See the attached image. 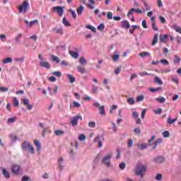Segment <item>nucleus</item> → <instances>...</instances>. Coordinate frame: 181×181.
<instances>
[{
    "mask_svg": "<svg viewBox=\"0 0 181 181\" xmlns=\"http://www.w3.org/2000/svg\"><path fill=\"white\" fill-rule=\"evenodd\" d=\"M148 169V167L146 165H144L142 163H139L136 165V168L134 170L135 175L136 176H140V177L144 178V176H145V173H146V170Z\"/></svg>",
    "mask_w": 181,
    "mask_h": 181,
    "instance_id": "f257e3e1",
    "label": "nucleus"
},
{
    "mask_svg": "<svg viewBox=\"0 0 181 181\" xmlns=\"http://www.w3.org/2000/svg\"><path fill=\"white\" fill-rule=\"evenodd\" d=\"M21 149L25 152H28L31 155H35V148L29 141H24L21 144Z\"/></svg>",
    "mask_w": 181,
    "mask_h": 181,
    "instance_id": "f03ea898",
    "label": "nucleus"
},
{
    "mask_svg": "<svg viewBox=\"0 0 181 181\" xmlns=\"http://www.w3.org/2000/svg\"><path fill=\"white\" fill-rule=\"evenodd\" d=\"M132 12H136V13H143L144 11H142V10H141L140 8H132L128 13H127V17L129 18V19H130V21H132V22H135V17H134V13Z\"/></svg>",
    "mask_w": 181,
    "mask_h": 181,
    "instance_id": "7ed1b4c3",
    "label": "nucleus"
},
{
    "mask_svg": "<svg viewBox=\"0 0 181 181\" xmlns=\"http://www.w3.org/2000/svg\"><path fill=\"white\" fill-rule=\"evenodd\" d=\"M19 13H26L28 9H29V2L28 0H25L23 4L18 6Z\"/></svg>",
    "mask_w": 181,
    "mask_h": 181,
    "instance_id": "20e7f679",
    "label": "nucleus"
},
{
    "mask_svg": "<svg viewBox=\"0 0 181 181\" xmlns=\"http://www.w3.org/2000/svg\"><path fill=\"white\" fill-rule=\"evenodd\" d=\"M112 158V154H107L105 156H104L102 159V163L107 166V168H110L111 166V158Z\"/></svg>",
    "mask_w": 181,
    "mask_h": 181,
    "instance_id": "39448f33",
    "label": "nucleus"
},
{
    "mask_svg": "<svg viewBox=\"0 0 181 181\" xmlns=\"http://www.w3.org/2000/svg\"><path fill=\"white\" fill-rule=\"evenodd\" d=\"M78 119H80V121H83V117H81L80 115L73 117V119L71 120L72 127H77V125H78Z\"/></svg>",
    "mask_w": 181,
    "mask_h": 181,
    "instance_id": "423d86ee",
    "label": "nucleus"
},
{
    "mask_svg": "<svg viewBox=\"0 0 181 181\" xmlns=\"http://www.w3.org/2000/svg\"><path fill=\"white\" fill-rule=\"evenodd\" d=\"M52 11L57 12L60 16H63V13H64V6H54Z\"/></svg>",
    "mask_w": 181,
    "mask_h": 181,
    "instance_id": "0eeeda50",
    "label": "nucleus"
},
{
    "mask_svg": "<svg viewBox=\"0 0 181 181\" xmlns=\"http://www.w3.org/2000/svg\"><path fill=\"white\" fill-rule=\"evenodd\" d=\"M93 107H95L96 108H99V112L100 114V115H105V110L104 109L105 107L104 105L100 106V103L96 102L95 103H93Z\"/></svg>",
    "mask_w": 181,
    "mask_h": 181,
    "instance_id": "6e6552de",
    "label": "nucleus"
},
{
    "mask_svg": "<svg viewBox=\"0 0 181 181\" xmlns=\"http://www.w3.org/2000/svg\"><path fill=\"white\" fill-rule=\"evenodd\" d=\"M11 172L13 173V175H19L21 173V166L18 165H12Z\"/></svg>",
    "mask_w": 181,
    "mask_h": 181,
    "instance_id": "1a4fd4ad",
    "label": "nucleus"
},
{
    "mask_svg": "<svg viewBox=\"0 0 181 181\" xmlns=\"http://www.w3.org/2000/svg\"><path fill=\"white\" fill-rule=\"evenodd\" d=\"M155 19H156L155 16H153L151 18L152 29L156 32H158V27H156V21H155Z\"/></svg>",
    "mask_w": 181,
    "mask_h": 181,
    "instance_id": "9d476101",
    "label": "nucleus"
},
{
    "mask_svg": "<svg viewBox=\"0 0 181 181\" xmlns=\"http://www.w3.org/2000/svg\"><path fill=\"white\" fill-rule=\"evenodd\" d=\"M168 39H169V35L168 34L160 35V42H161V43H166Z\"/></svg>",
    "mask_w": 181,
    "mask_h": 181,
    "instance_id": "9b49d317",
    "label": "nucleus"
},
{
    "mask_svg": "<svg viewBox=\"0 0 181 181\" xmlns=\"http://www.w3.org/2000/svg\"><path fill=\"white\" fill-rule=\"evenodd\" d=\"M40 67H44L45 69H50V64L48 62H40Z\"/></svg>",
    "mask_w": 181,
    "mask_h": 181,
    "instance_id": "f8f14e48",
    "label": "nucleus"
},
{
    "mask_svg": "<svg viewBox=\"0 0 181 181\" xmlns=\"http://www.w3.org/2000/svg\"><path fill=\"white\" fill-rule=\"evenodd\" d=\"M122 28H123V29H129V28H131V24H129V22H128V21L125 20L124 21H122Z\"/></svg>",
    "mask_w": 181,
    "mask_h": 181,
    "instance_id": "ddd939ff",
    "label": "nucleus"
},
{
    "mask_svg": "<svg viewBox=\"0 0 181 181\" xmlns=\"http://www.w3.org/2000/svg\"><path fill=\"white\" fill-rule=\"evenodd\" d=\"M69 54L73 57L74 59H78V56H80V54L78 52H75L73 50L69 51Z\"/></svg>",
    "mask_w": 181,
    "mask_h": 181,
    "instance_id": "4468645a",
    "label": "nucleus"
},
{
    "mask_svg": "<svg viewBox=\"0 0 181 181\" xmlns=\"http://www.w3.org/2000/svg\"><path fill=\"white\" fill-rule=\"evenodd\" d=\"M153 161L156 163H163V162H165V159L163 157L159 156L154 158Z\"/></svg>",
    "mask_w": 181,
    "mask_h": 181,
    "instance_id": "2eb2a0df",
    "label": "nucleus"
},
{
    "mask_svg": "<svg viewBox=\"0 0 181 181\" xmlns=\"http://www.w3.org/2000/svg\"><path fill=\"white\" fill-rule=\"evenodd\" d=\"M67 78L69 80V83H71V84L76 82V78H74V76L70 74H67Z\"/></svg>",
    "mask_w": 181,
    "mask_h": 181,
    "instance_id": "dca6fc26",
    "label": "nucleus"
},
{
    "mask_svg": "<svg viewBox=\"0 0 181 181\" xmlns=\"http://www.w3.org/2000/svg\"><path fill=\"white\" fill-rule=\"evenodd\" d=\"M52 32L54 33L63 35V29L62 28H52Z\"/></svg>",
    "mask_w": 181,
    "mask_h": 181,
    "instance_id": "f3484780",
    "label": "nucleus"
},
{
    "mask_svg": "<svg viewBox=\"0 0 181 181\" xmlns=\"http://www.w3.org/2000/svg\"><path fill=\"white\" fill-rule=\"evenodd\" d=\"M163 141L162 139H158L154 143H153V146L152 147L153 149H156V147L158 146V145H159V144H162Z\"/></svg>",
    "mask_w": 181,
    "mask_h": 181,
    "instance_id": "a211bd4d",
    "label": "nucleus"
},
{
    "mask_svg": "<svg viewBox=\"0 0 181 181\" xmlns=\"http://www.w3.org/2000/svg\"><path fill=\"white\" fill-rule=\"evenodd\" d=\"M2 173H3L4 176H5V177H6V179H9L11 177V174H9V172H8V170H6V169L2 168Z\"/></svg>",
    "mask_w": 181,
    "mask_h": 181,
    "instance_id": "6ab92c4d",
    "label": "nucleus"
},
{
    "mask_svg": "<svg viewBox=\"0 0 181 181\" xmlns=\"http://www.w3.org/2000/svg\"><path fill=\"white\" fill-rule=\"evenodd\" d=\"M94 141L96 144H98L99 148H101V146H103V142H101V137L100 136L95 137Z\"/></svg>",
    "mask_w": 181,
    "mask_h": 181,
    "instance_id": "aec40b11",
    "label": "nucleus"
},
{
    "mask_svg": "<svg viewBox=\"0 0 181 181\" xmlns=\"http://www.w3.org/2000/svg\"><path fill=\"white\" fill-rule=\"evenodd\" d=\"M88 2H90V4H87L88 8H89L90 9H94V5H95V1L94 0H88Z\"/></svg>",
    "mask_w": 181,
    "mask_h": 181,
    "instance_id": "412c9836",
    "label": "nucleus"
},
{
    "mask_svg": "<svg viewBox=\"0 0 181 181\" xmlns=\"http://www.w3.org/2000/svg\"><path fill=\"white\" fill-rule=\"evenodd\" d=\"M57 90H59V87L55 86V88L52 91V88L48 87V90L49 91L50 95H53V94H57Z\"/></svg>",
    "mask_w": 181,
    "mask_h": 181,
    "instance_id": "4be33fe9",
    "label": "nucleus"
},
{
    "mask_svg": "<svg viewBox=\"0 0 181 181\" xmlns=\"http://www.w3.org/2000/svg\"><path fill=\"white\" fill-rule=\"evenodd\" d=\"M176 121H177V117L172 119V117H169L168 118L167 122L169 124V125H172V124H174V122H176Z\"/></svg>",
    "mask_w": 181,
    "mask_h": 181,
    "instance_id": "5701e85b",
    "label": "nucleus"
},
{
    "mask_svg": "<svg viewBox=\"0 0 181 181\" xmlns=\"http://www.w3.org/2000/svg\"><path fill=\"white\" fill-rule=\"evenodd\" d=\"M17 119L16 117H10L7 119V124H13V122H16Z\"/></svg>",
    "mask_w": 181,
    "mask_h": 181,
    "instance_id": "b1692460",
    "label": "nucleus"
},
{
    "mask_svg": "<svg viewBox=\"0 0 181 181\" xmlns=\"http://www.w3.org/2000/svg\"><path fill=\"white\" fill-rule=\"evenodd\" d=\"M156 43H158V34H155L153 41L151 42V46H155V45H156Z\"/></svg>",
    "mask_w": 181,
    "mask_h": 181,
    "instance_id": "393cba45",
    "label": "nucleus"
},
{
    "mask_svg": "<svg viewBox=\"0 0 181 181\" xmlns=\"http://www.w3.org/2000/svg\"><path fill=\"white\" fill-rule=\"evenodd\" d=\"M139 56H140V57H146L151 56V54L148 52H142L139 54Z\"/></svg>",
    "mask_w": 181,
    "mask_h": 181,
    "instance_id": "a878e982",
    "label": "nucleus"
},
{
    "mask_svg": "<svg viewBox=\"0 0 181 181\" xmlns=\"http://www.w3.org/2000/svg\"><path fill=\"white\" fill-rule=\"evenodd\" d=\"M137 147L139 148V149H141V151H144V149H146V148H148V146L146 144H138Z\"/></svg>",
    "mask_w": 181,
    "mask_h": 181,
    "instance_id": "bb28decb",
    "label": "nucleus"
},
{
    "mask_svg": "<svg viewBox=\"0 0 181 181\" xmlns=\"http://www.w3.org/2000/svg\"><path fill=\"white\" fill-rule=\"evenodd\" d=\"M86 29H89L90 30H91L94 33H95V32L97 30V28H95V27H94L93 25H86Z\"/></svg>",
    "mask_w": 181,
    "mask_h": 181,
    "instance_id": "cd10ccee",
    "label": "nucleus"
},
{
    "mask_svg": "<svg viewBox=\"0 0 181 181\" xmlns=\"http://www.w3.org/2000/svg\"><path fill=\"white\" fill-rule=\"evenodd\" d=\"M180 63V57L177 55L174 56V64H179Z\"/></svg>",
    "mask_w": 181,
    "mask_h": 181,
    "instance_id": "c85d7f7f",
    "label": "nucleus"
},
{
    "mask_svg": "<svg viewBox=\"0 0 181 181\" xmlns=\"http://www.w3.org/2000/svg\"><path fill=\"white\" fill-rule=\"evenodd\" d=\"M83 11H84V6H81L76 9L77 14L81 15V13H83Z\"/></svg>",
    "mask_w": 181,
    "mask_h": 181,
    "instance_id": "c756f323",
    "label": "nucleus"
},
{
    "mask_svg": "<svg viewBox=\"0 0 181 181\" xmlns=\"http://www.w3.org/2000/svg\"><path fill=\"white\" fill-rule=\"evenodd\" d=\"M155 82L157 83V84H159V86H162V84H163V81H162V79H160V78L158 76L155 77Z\"/></svg>",
    "mask_w": 181,
    "mask_h": 181,
    "instance_id": "7c9ffc66",
    "label": "nucleus"
},
{
    "mask_svg": "<svg viewBox=\"0 0 181 181\" xmlns=\"http://www.w3.org/2000/svg\"><path fill=\"white\" fill-rule=\"evenodd\" d=\"M34 144H35V146L37 147V151L39 152V151H40V149H41L40 143L39 142V141L35 140Z\"/></svg>",
    "mask_w": 181,
    "mask_h": 181,
    "instance_id": "2f4dec72",
    "label": "nucleus"
},
{
    "mask_svg": "<svg viewBox=\"0 0 181 181\" xmlns=\"http://www.w3.org/2000/svg\"><path fill=\"white\" fill-rule=\"evenodd\" d=\"M2 63L4 64H6V63H12V58L11 57H7L3 59Z\"/></svg>",
    "mask_w": 181,
    "mask_h": 181,
    "instance_id": "473e14b6",
    "label": "nucleus"
},
{
    "mask_svg": "<svg viewBox=\"0 0 181 181\" xmlns=\"http://www.w3.org/2000/svg\"><path fill=\"white\" fill-rule=\"evenodd\" d=\"M156 101H158L160 104H162L166 101V98L161 97V98H156Z\"/></svg>",
    "mask_w": 181,
    "mask_h": 181,
    "instance_id": "72a5a7b5",
    "label": "nucleus"
},
{
    "mask_svg": "<svg viewBox=\"0 0 181 181\" xmlns=\"http://www.w3.org/2000/svg\"><path fill=\"white\" fill-rule=\"evenodd\" d=\"M77 70L81 74H84V73H86V69L82 66H77Z\"/></svg>",
    "mask_w": 181,
    "mask_h": 181,
    "instance_id": "f704fd0d",
    "label": "nucleus"
},
{
    "mask_svg": "<svg viewBox=\"0 0 181 181\" xmlns=\"http://www.w3.org/2000/svg\"><path fill=\"white\" fill-rule=\"evenodd\" d=\"M54 134L55 135H57V136H60V135H64V131L63 130H55L54 131Z\"/></svg>",
    "mask_w": 181,
    "mask_h": 181,
    "instance_id": "c9c22d12",
    "label": "nucleus"
},
{
    "mask_svg": "<svg viewBox=\"0 0 181 181\" xmlns=\"http://www.w3.org/2000/svg\"><path fill=\"white\" fill-rule=\"evenodd\" d=\"M37 23H39L38 20H33V21L30 22L29 28H32V26H33L35 25H37Z\"/></svg>",
    "mask_w": 181,
    "mask_h": 181,
    "instance_id": "e433bc0d",
    "label": "nucleus"
},
{
    "mask_svg": "<svg viewBox=\"0 0 181 181\" xmlns=\"http://www.w3.org/2000/svg\"><path fill=\"white\" fill-rule=\"evenodd\" d=\"M159 90H162V87H158V88H149V90L151 93H156V92L159 91Z\"/></svg>",
    "mask_w": 181,
    "mask_h": 181,
    "instance_id": "4c0bfd02",
    "label": "nucleus"
},
{
    "mask_svg": "<svg viewBox=\"0 0 181 181\" xmlns=\"http://www.w3.org/2000/svg\"><path fill=\"white\" fill-rule=\"evenodd\" d=\"M52 62H56V63L60 62V59L54 55H51Z\"/></svg>",
    "mask_w": 181,
    "mask_h": 181,
    "instance_id": "58836bf2",
    "label": "nucleus"
},
{
    "mask_svg": "<svg viewBox=\"0 0 181 181\" xmlns=\"http://www.w3.org/2000/svg\"><path fill=\"white\" fill-rule=\"evenodd\" d=\"M145 100V96L144 95H139L136 98V103H141V101H144Z\"/></svg>",
    "mask_w": 181,
    "mask_h": 181,
    "instance_id": "ea45409f",
    "label": "nucleus"
},
{
    "mask_svg": "<svg viewBox=\"0 0 181 181\" xmlns=\"http://www.w3.org/2000/svg\"><path fill=\"white\" fill-rule=\"evenodd\" d=\"M69 12H70V13H71L72 18L74 19H76V18H77V14H76V11H74L73 9H69Z\"/></svg>",
    "mask_w": 181,
    "mask_h": 181,
    "instance_id": "a19ab883",
    "label": "nucleus"
},
{
    "mask_svg": "<svg viewBox=\"0 0 181 181\" xmlns=\"http://www.w3.org/2000/svg\"><path fill=\"white\" fill-rule=\"evenodd\" d=\"M127 103L129 105H134V104H135V100L132 98H129L127 99Z\"/></svg>",
    "mask_w": 181,
    "mask_h": 181,
    "instance_id": "79ce46f5",
    "label": "nucleus"
},
{
    "mask_svg": "<svg viewBox=\"0 0 181 181\" xmlns=\"http://www.w3.org/2000/svg\"><path fill=\"white\" fill-rule=\"evenodd\" d=\"M62 23L64 25V26H71L70 22H69L66 18H64L62 19Z\"/></svg>",
    "mask_w": 181,
    "mask_h": 181,
    "instance_id": "37998d69",
    "label": "nucleus"
},
{
    "mask_svg": "<svg viewBox=\"0 0 181 181\" xmlns=\"http://www.w3.org/2000/svg\"><path fill=\"white\" fill-rule=\"evenodd\" d=\"M13 105L14 107H19V100H18V98H14Z\"/></svg>",
    "mask_w": 181,
    "mask_h": 181,
    "instance_id": "c03bdc74",
    "label": "nucleus"
},
{
    "mask_svg": "<svg viewBox=\"0 0 181 181\" xmlns=\"http://www.w3.org/2000/svg\"><path fill=\"white\" fill-rule=\"evenodd\" d=\"M64 159L63 157H60L58 161L59 167L61 170H63V165H62V162H63Z\"/></svg>",
    "mask_w": 181,
    "mask_h": 181,
    "instance_id": "a18cd8bd",
    "label": "nucleus"
},
{
    "mask_svg": "<svg viewBox=\"0 0 181 181\" xmlns=\"http://www.w3.org/2000/svg\"><path fill=\"white\" fill-rule=\"evenodd\" d=\"M173 29L175 30V32H177L178 33H180L181 34V28L176 25H173Z\"/></svg>",
    "mask_w": 181,
    "mask_h": 181,
    "instance_id": "49530a36",
    "label": "nucleus"
},
{
    "mask_svg": "<svg viewBox=\"0 0 181 181\" xmlns=\"http://www.w3.org/2000/svg\"><path fill=\"white\" fill-rule=\"evenodd\" d=\"M79 63L81 64H87V61L86 60V59L83 57H81L79 59Z\"/></svg>",
    "mask_w": 181,
    "mask_h": 181,
    "instance_id": "de8ad7c7",
    "label": "nucleus"
},
{
    "mask_svg": "<svg viewBox=\"0 0 181 181\" xmlns=\"http://www.w3.org/2000/svg\"><path fill=\"white\" fill-rule=\"evenodd\" d=\"M86 139H87V137L86 136V135L84 134H81L78 136V141H86Z\"/></svg>",
    "mask_w": 181,
    "mask_h": 181,
    "instance_id": "09e8293b",
    "label": "nucleus"
},
{
    "mask_svg": "<svg viewBox=\"0 0 181 181\" xmlns=\"http://www.w3.org/2000/svg\"><path fill=\"white\" fill-rule=\"evenodd\" d=\"M139 76H141V77H144L145 76H151V74H148V72L146 71H142V72H140L139 74Z\"/></svg>",
    "mask_w": 181,
    "mask_h": 181,
    "instance_id": "8fccbe9b",
    "label": "nucleus"
},
{
    "mask_svg": "<svg viewBox=\"0 0 181 181\" xmlns=\"http://www.w3.org/2000/svg\"><path fill=\"white\" fill-rule=\"evenodd\" d=\"M23 34L22 33H19L16 37H15V40L17 43H18V42L21 40V37H22Z\"/></svg>",
    "mask_w": 181,
    "mask_h": 181,
    "instance_id": "3c124183",
    "label": "nucleus"
},
{
    "mask_svg": "<svg viewBox=\"0 0 181 181\" xmlns=\"http://www.w3.org/2000/svg\"><path fill=\"white\" fill-rule=\"evenodd\" d=\"M132 145H134V141L132 140V139H129L127 143V146L129 148H132Z\"/></svg>",
    "mask_w": 181,
    "mask_h": 181,
    "instance_id": "603ef678",
    "label": "nucleus"
},
{
    "mask_svg": "<svg viewBox=\"0 0 181 181\" xmlns=\"http://www.w3.org/2000/svg\"><path fill=\"white\" fill-rule=\"evenodd\" d=\"M160 63H162L164 66H168L169 64V61L167 59H160Z\"/></svg>",
    "mask_w": 181,
    "mask_h": 181,
    "instance_id": "864d4df0",
    "label": "nucleus"
},
{
    "mask_svg": "<svg viewBox=\"0 0 181 181\" xmlns=\"http://www.w3.org/2000/svg\"><path fill=\"white\" fill-rule=\"evenodd\" d=\"M112 59L114 62H117L118 60H119V54H115V55H113L112 57Z\"/></svg>",
    "mask_w": 181,
    "mask_h": 181,
    "instance_id": "5fc2aeb1",
    "label": "nucleus"
},
{
    "mask_svg": "<svg viewBox=\"0 0 181 181\" xmlns=\"http://www.w3.org/2000/svg\"><path fill=\"white\" fill-rule=\"evenodd\" d=\"M163 136L164 138H169V136H170V134H169V132L168 131H165L163 132Z\"/></svg>",
    "mask_w": 181,
    "mask_h": 181,
    "instance_id": "6e6d98bb",
    "label": "nucleus"
},
{
    "mask_svg": "<svg viewBox=\"0 0 181 181\" xmlns=\"http://www.w3.org/2000/svg\"><path fill=\"white\" fill-rule=\"evenodd\" d=\"M125 166H126V164L125 163H121L119 165V168L121 170H124V169H125Z\"/></svg>",
    "mask_w": 181,
    "mask_h": 181,
    "instance_id": "4d7b16f0",
    "label": "nucleus"
},
{
    "mask_svg": "<svg viewBox=\"0 0 181 181\" xmlns=\"http://www.w3.org/2000/svg\"><path fill=\"white\" fill-rule=\"evenodd\" d=\"M88 127H90V128H95V122H88Z\"/></svg>",
    "mask_w": 181,
    "mask_h": 181,
    "instance_id": "13d9d810",
    "label": "nucleus"
},
{
    "mask_svg": "<svg viewBox=\"0 0 181 181\" xmlns=\"http://www.w3.org/2000/svg\"><path fill=\"white\" fill-rule=\"evenodd\" d=\"M97 91H98V87H97L95 86H92V93H97Z\"/></svg>",
    "mask_w": 181,
    "mask_h": 181,
    "instance_id": "bf43d9fd",
    "label": "nucleus"
},
{
    "mask_svg": "<svg viewBox=\"0 0 181 181\" xmlns=\"http://www.w3.org/2000/svg\"><path fill=\"white\" fill-rule=\"evenodd\" d=\"M134 132L136 135H139L141 134V129L139 128H136L134 129Z\"/></svg>",
    "mask_w": 181,
    "mask_h": 181,
    "instance_id": "052dcab7",
    "label": "nucleus"
},
{
    "mask_svg": "<svg viewBox=\"0 0 181 181\" xmlns=\"http://www.w3.org/2000/svg\"><path fill=\"white\" fill-rule=\"evenodd\" d=\"M52 74H54V76H57V77H62V72L60 71H54Z\"/></svg>",
    "mask_w": 181,
    "mask_h": 181,
    "instance_id": "680f3d73",
    "label": "nucleus"
},
{
    "mask_svg": "<svg viewBox=\"0 0 181 181\" xmlns=\"http://www.w3.org/2000/svg\"><path fill=\"white\" fill-rule=\"evenodd\" d=\"M22 181H32V180L28 176H23L22 177Z\"/></svg>",
    "mask_w": 181,
    "mask_h": 181,
    "instance_id": "e2e57ef3",
    "label": "nucleus"
},
{
    "mask_svg": "<svg viewBox=\"0 0 181 181\" xmlns=\"http://www.w3.org/2000/svg\"><path fill=\"white\" fill-rule=\"evenodd\" d=\"M74 107L75 108H79V107H81V105L78 103V102H74Z\"/></svg>",
    "mask_w": 181,
    "mask_h": 181,
    "instance_id": "0e129e2a",
    "label": "nucleus"
},
{
    "mask_svg": "<svg viewBox=\"0 0 181 181\" xmlns=\"http://www.w3.org/2000/svg\"><path fill=\"white\" fill-rule=\"evenodd\" d=\"M104 28H105V26L104 25V24H100V25L98 26V30H104Z\"/></svg>",
    "mask_w": 181,
    "mask_h": 181,
    "instance_id": "69168bd1",
    "label": "nucleus"
},
{
    "mask_svg": "<svg viewBox=\"0 0 181 181\" xmlns=\"http://www.w3.org/2000/svg\"><path fill=\"white\" fill-rule=\"evenodd\" d=\"M107 18L110 20L112 19V13L111 11H109L107 13Z\"/></svg>",
    "mask_w": 181,
    "mask_h": 181,
    "instance_id": "338daca9",
    "label": "nucleus"
},
{
    "mask_svg": "<svg viewBox=\"0 0 181 181\" xmlns=\"http://www.w3.org/2000/svg\"><path fill=\"white\" fill-rule=\"evenodd\" d=\"M23 104L24 105H29V99H23Z\"/></svg>",
    "mask_w": 181,
    "mask_h": 181,
    "instance_id": "774afa93",
    "label": "nucleus"
}]
</instances>
